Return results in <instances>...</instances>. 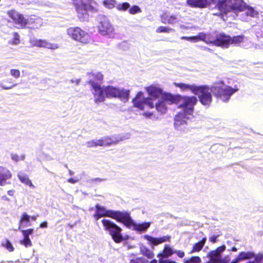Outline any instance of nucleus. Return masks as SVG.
Segmentation results:
<instances>
[{
  "mask_svg": "<svg viewBox=\"0 0 263 263\" xmlns=\"http://www.w3.org/2000/svg\"><path fill=\"white\" fill-rule=\"evenodd\" d=\"M211 92L224 102L228 101L230 97V87L226 85L222 81L214 83L211 87L206 85L198 86L194 95L199 96L202 104L209 105L212 100Z\"/></svg>",
  "mask_w": 263,
  "mask_h": 263,
  "instance_id": "1",
  "label": "nucleus"
},
{
  "mask_svg": "<svg viewBox=\"0 0 263 263\" xmlns=\"http://www.w3.org/2000/svg\"><path fill=\"white\" fill-rule=\"evenodd\" d=\"M179 96V99H181L178 107L181 110L175 116L174 126L176 129L186 132L189 130L187 120L193 117L194 106L197 102V99L194 96Z\"/></svg>",
  "mask_w": 263,
  "mask_h": 263,
  "instance_id": "2",
  "label": "nucleus"
},
{
  "mask_svg": "<svg viewBox=\"0 0 263 263\" xmlns=\"http://www.w3.org/2000/svg\"><path fill=\"white\" fill-rule=\"evenodd\" d=\"M145 89L149 97L144 98L143 93L140 91L133 101L134 106L142 110L144 109L145 106L151 108H154V102L166 93L163 92L162 88L157 84H152Z\"/></svg>",
  "mask_w": 263,
  "mask_h": 263,
  "instance_id": "3",
  "label": "nucleus"
},
{
  "mask_svg": "<svg viewBox=\"0 0 263 263\" xmlns=\"http://www.w3.org/2000/svg\"><path fill=\"white\" fill-rule=\"evenodd\" d=\"M8 14L18 28H24L28 25H32L31 28H38L42 25V20L39 17L29 16L25 18L22 14L14 10L9 11Z\"/></svg>",
  "mask_w": 263,
  "mask_h": 263,
  "instance_id": "4",
  "label": "nucleus"
},
{
  "mask_svg": "<svg viewBox=\"0 0 263 263\" xmlns=\"http://www.w3.org/2000/svg\"><path fill=\"white\" fill-rule=\"evenodd\" d=\"M72 2L76 8L78 17L81 21L88 19V11H98V4L95 0H72Z\"/></svg>",
  "mask_w": 263,
  "mask_h": 263,
  "instance_id": "5",
  "label": "nucleus"
},
{
  "mask_svg": "<svg viewBox=\"0 0 263 263\" xmlns=\"http://www.w3.org/2000/svg\"><path fill=\"white\" fill-rule=\"evenodd\" d=\"M179 95L164 93L157 102H154V107L158 112L164 114L167 111L168 105L176 103L179 101Z\"/></svg>",
  "mask_w": 263,
  "mask_h": 263,
  "instance_id": "6",
  "label": "nucleus"
},
{
  "mask_svg": "<svg viewBox=\"0 0 263 263\" xmlns=\"http://www.w3.org/2000/svg\"><path fill=\"white\" fill-rule=\"evenodd\" d=\"M67 34L72 40L82 44H88L91 41L90 35L78 27L69 28Z\"/></svg>",
  "mask_w": 263,
  "mask_h": 263,
  "instance_id": "7",
  "label": "nucleus"
},
{
  "mask_svg": "<svg viewBox=\"0 0 263 263\" xmlns=\"http://www.w3.org/2000/svg\"><path fill=\"white\" fill-rule=\"evenodd\" d=\"M105 94L108 98H118L123 102L128 100L129 90L112 86H105Z\"/></svg>",
  "mask_w": 263,
  "mask_h": 263,
  "instance_id": "8",
  "label": "nucleus"
},
{
  "mask_svg": "<svg viewBox=\"0 0 263 263\" xmlns=\"http://www.w3.org/2000/svg\"><path fill=\"white\" fill-rule=\"evenodd\" d=\"M102 222L104 230L109 232L116 243H119L123 240V236L121 233V228L109 219H104L102 220Z\"/></svg>",
  "mask_w": 263,
  "mask_h": 263,
  "instance_id": "9",
  "label": "nucleus"
},
{
  "mask_svg": "<svg viewBox=\"0 0 263 263\" xmlns=\"http://www.w3.org/2000/svg\"><path fill=\"white\" fill-rule=\"evenodd\" d=\"M126 217H123L121 222L126 227L132 229L138 232L142 233L145 232L149 228L151 223L150 222H144L142 223H136L132 219L130 214L126 212Z\"/></svg>",
  "mask_w": 263,
  "mask_h": 263,
  "instance_id": "10",
  "label": "nucleus"
},
{
  "mask_svg": "<svg viewBox=\"0 0 263 263\" xmlns=\"http://www.w3.org/2000/svg\"><path fill=\"white\" fill-rule=\"evenodd\" d=\"M99 33L109 38H114L115 36V30L113 25L106 17H103L98 25Z\"/></svg>",
  "mask_w": 263,
  "mask_h": 263,
  "instance_id": "11",
  "label": "nucleus"
},
{
  "mask_svg": "<svg viewBox=\"0 0 263 263\" xmlns=\"http://www.w3.org/2000/svg\"><path fill=\"white\" fill-rule=\"evenodd\" d=\"M96 211L99 213H102L103 217H109L112 218L118 221L121 222L123 217H126V212L125 211H115L112 210H107L104 206L99 204L96 205Z\"/></svg>",
  "mask_w": 263,
  "mask_h": 263,
  "instance_id": "12",
  "label": "nucleus"
},
{
  "mask_svg": "<svg viewBox=\"0 0 263 263\" xmlns=\"http://www.w3.org/2000/svg\"><path fill=\"white\" fill-rule=\"evenodd\" d=\"M90 85L92 88V94L94 101L96 103L104 102L105 100V86L101 87L99 83H97L94 81L90 80Z\"/></svg>",
  "mask_w": 263,
  "mask_h": 263,
  "instance_id": "13",
  "label": "nucleus"
},
{
  "mask_svg": "<svg viewBox=\"0 0 263 263\" xmlns=\"http://www.w3.org/2000/svg\"><path fill=\"white\" fill-rule=\"evenodd\" d=\"M225 246L218 247L215 250L210 251L208 254V257L211 260L216 263H227L229 261V257L222 258L221 253L225 250Z\"/></svg>",
  "mask_w": 263,
  "mask_h": 263,
  "instance_id": "14",
  "label": "nucleus"
},
{
  "mask_svg": "<svg viewBox=\"0 0 263 263\" xmlns=\"http://www.w3.org/2000/svg\"><path fill=\"white\" fill-rule=\"evenodd\" d=\"M29 43L33 47H37L39 48H46L52 50H55L59 48V46L57 44H53L48 42L45 40L37 39L35 37H31L29 40Z\"/></svg>",
  "mask_w": 263,
  "mask_h": 263,
  "instance_id": "15",
  "label": "nucleus"
},
{
  "mask_svg": "<svg viewBox=\"0 0 263 263\" xmlns=\"http://www.w3.org/2000/svg\"><path fill=\"white\" fill-rule=\"evenodd\" d=\"M143 238L148 241V245L152 247L154 246H157L164 242L169 241L170 240V236H164L160 237H153L148 235L143 236Z\"/></svg>",
  "mask_w": 263,
  "mask_h": 263,
  "instance_id": "16",
  "label": "nucleus"
},
{
  "mask_svg": "<svg viewBox=\"0 0 263 263\" xmlns=\"http://www.w3.org/2000/svg\"><path fill=\"white\" fill-rule=\"evenodd\" d=\"M246 4L242 0H231V14L234 13L237 16L238 12L244 10Z\"/></svg>",
  "mask_w": 263,
  "mask_h": 263,
  "instance_id": "17",
  "label": "nucleus"
},
{
  "mask_svg": "<svg viewBox=\"0 0 263 263\" xmlns=\"http://www.w3.org/2000/svg\"><path fill=\"white\" fill-rule=\"evenodd\" d=\"M230 40L229 36H226L224 34L221 33L218 35L216 39L212 41V42L215 45L228 48L229 46Z\"/></svg>",
  "mask_w": 263,
  "mask_h": 263,
  "instance_id": "18",
  "label": "nucleus"
},
{
  "mask_svg": "<svg viewBox=\"0 0 263 263\" xmlns=\"http://www.w3.org/2000/svg\"><path fill=\"white\" fill-rule=\"evenodd\" d=\"M161 22L164 24H174L178 22L179 17L177 15L170 12H165L161 16Z\"/></svg>",
  "mask_w": 263,
  "mask_h": 263,
  "instance_id": "19",
  "label": "nucleus"
},
{
  "mask_svg": "<svg viewBox=\"0 0 263 263\" xmlns=\"http://www.w3.org/2000/svg\"><path fill=\"white\" fill-rule=\"evenodd\" d=\"M214 0H187V5L192 7L205 8Z\"/></svg>",
  "mask_w": 263,
  "mask_h": 263,
  "instance_id": "20",
  "label": "nucleus"
},
{
  "mask_svg": "<svg viewBox=\"0 0 263 263\" xmlns=\"http://www.w3.org/2000/svg\"><path fill=\"white\" fill-rule=\"evenodd\" d=\"M12 177L10 171L4 166H0V185H5L7 181Z\"/></svg>",
  "mask_w": 263,
  "mask_h": 263,
  "instance_id": "21",
  "label": "nucleus"
},
{
  "mask_svg": "<svg viewBox=\"0 0 263 263\" xmlns=\"http://www.w3.org/2000/svg\"><path fill=\"white\" fill-rule=\"evenodd\" d=\"M175 86L179 87L183 91H191L194 94L197 90L198 86L195 84H189L183 83H174Z\"/></svg>",
  "mask_w": 263,
  "mask_h": 263,
  "instance_id": "22",
  "label": "nucleus"
},
{
  "mask_svg": "<svg viewBox=\"0 0 263 263\" xmlns=\"http://www.w3.org/2000/svg\"><path fill=\"white\" fill-rule=\"evenodd\" d=\"M102 143V146H108L117 144L120 140L115 137H104L101 138Z\"/></svg>",
  "mask_w": 263,
  "mask_h": 263,
  "instance_id": "23",
  "label": "nucleus"
},
{
  "mask_svg": "<svg viewBox=\"0 0 263 263\" xmlns=\"http://www.w3.org/2000/svg\"><path fill=\"white\" fill-rule=\"evenodd\" d=\"M17 176L22 183L28 185L32 189L35 187L34 185L32 184L31 181L29 179L27 175L24 173L20 172L18 173Z\"/></svg>",
  "mask_w": 263,
  "mask_h": 263,
  "instance_id": "24",
  "label": "nucleus"
},
{
  "mask_svg": "<svg viewBox=\"0 0 263 263\" xmlns=\"http://www.w3.org/2000/svg\"><path fill=\"white\" fill-rule=\"evenodd\" d=\"M88 83L90 84V80L94 81L95 83H101L103 79V76L99 72H92L88 74Z\"/></svg>",
  "mask_w": 263,
  "mask_h": 263,
  "instance_id": "25",
  "label": "nucleus"
},
{
  "mask_svg": "<svg viewBox=\"0 0 263 263\" xmlns=\"http://www.w3.org/2000/svg\"><path fill=\"white\" fill-rule=\"evenodd\" d=\"M181 40H185L190 42H197L199 41H205L206 35L203 33H199L198 35L193 36H182Z\"/></svg>",
  "mask_w": 263,
  "mask_h": 263,
  "instance_id": "26",
  "label": "nucleus"
},
{
  "mask_svg": "<svg viewBox=\"0 0 263 263\" xmlns=\"http://www.w3.org/2000/svg\"><path fill=\"white\" fill-rule=\"evenodd\" d=\"M30 216L26 213H23L20 221L19 230L21 229L22 227H25L30 226L31 224L30 222Z\"/></svg>",
  "mask_w": 263,
  "mask_h": 263,
  "instance_id": "27",
  "label": "nucleus"
},
{
  "mask_svg": "<svg viewBox=\"0 0 263 263\" xmlns=\"http://www.w3.org/2000/svg\"><path fill=\"white\" fill-rule=\"evenodd\" d=\"M206 240V238H203L200 241L195 243L193 246L191 252L193 253L199 252L204 246Z\"/></svg>",
  "mask_w": 263,
  "mask_h": 263,
  "instance_id": "28",
  "label": "nucleus"
},
{
  "mask_svg": "<svg viewBox=\"0 0 263 263\" xmlns=\"http://www.w3.org/2000/svg\"><path fill=\"white\" fill-rule=\"evenodd\" d=\"M174 253V251L169 246L165 245L163 253H159L158 255V257H167L168 256L172 255Z\"/></svg>",
  "mask_w": 263,
  "mask_h": 263,
  "instance_id": "29",
  "label": "nucleus"
},
{
  "mask_svg": "<svg viewBox=\"0 0 263 263\" xmlns=\"http://www.w3.org/2000/svg\"><path fill=\"white\" fill-rule=\"evenodd\" d=\"M85 145L88 148H91L96 146H102V143L101 142V139H93L89 141H87L85 143Z\"/></svg>",
  "mask_w": 263,
  "mask_h": 263,
  "instance_id": "30",
  "label": "nucleus"
},
{
  "mask_svg": "<svg viewBox=\"0 0 263 263\" xmlns=\"http://www.w3.org/2000/svg\"><path fill=\"white\" fill-rule=\"evenodd\" d=\"M246 11L247 15L250 16L251 17H256L258 15V12L255 10L253 7L250 6H247L244 9Z\"/></svg>",
  "mask_w": 263,
  "mask_h": 263,
  "instance_id": "31",
  "label": "nucleus"
},
{
  "mask_svg": "<svg viewBox=\"0 0 263 263\" xmlns=\"http://www.w3.org/2000/svg\"><path fill=\"white\" fill-rule=\"evenodd\" d=\"M140 251L143 255L148 258H152L154 257L153 252L143 245L140 246Z\"/></svg>",
  "mask_w": 263,
  "mask_h": 263,
  "instance_id": "32",
  "label": "nucleus"
},
{
  "mask_svg": "<svg viewBox=\"0 0 263 263\" xmlns=\"http://www.w3.org/2000/svg\"><path fill=\"white\" fill-rule=\"evenodd\" d=\"M16 86V84H12L10 81L9 82H5V81H3L0 82V86L5 90H8L13 88L14 86Z\"/></svg>",
  "mask_w": 263,
  "mask_h": 263,
  "instance_id": "33",
  "label": "nucleus"
},
{
  "mask_svg": "<svg viewBox=\"0 0 263 263\" xmlns=\"http://www.w3.org/2000/svg\"><path fill=\"white\" fill-rule=\"evenodd\" d=\"M2 246L9 252H13L14 250V248L12 246V243L8 239H5L2 241Z\"/></svg>",
  "mask_w": 263,
  "mask_h": 263,
  "instance_id": "34",
  "label": "nucleus"
},
{
  "mask_svg": "<svg viewBox=\"0 0 263 263\" xmlns=\"http://www.w3.org/2000/svg\"><path fill=\"white\" fill-rule=\"evenodd\" d=\"M147 259L144 258H136L135 259H131L129 263H147ZM157 261L156 259L152 260L149 263H157Z\"/></svg>",
  "mask_w": 263,
  "mask_h": 263,
  "instance_id": "35",
  "label": "nucleus"
},
{
  "mask_svg": "<svg viewBox=\"0 0 263 263\" xmlns=\"http://www.w3.org/2000/svg\"><path fill=\"white\" fill-rule=\"evenodd\" d=\"M103 4L105 7L111 9L115 7L116 1L115 0H104Z\"/></svg>",
  "mask_w": 263,
  "mask_h": 263,
  "instance_id": "36",
  "label": "nucleus"
},
{
  "mask_svg": "<svg viewBox=\"0 0 263 263\" xmlns=\"http://www.w3.org/2000/svg\"><path fill=\"white\" fill-rule=\"evenodd\" d=\"M20 243L26 248L31 247L32 245L29 237H24L23 239L20 241Z\"/></svg>",
  "mask_w": 263,
  "mask_h": 263,
  "instance_id": "37",
  "label": "nucleus"
},
{
  "mask_svg": "<svg viewBox=\"0 0 263 263\" xmlns=\"http://www.w3.org/2000/svg\"><path fill=\"white\" fill-rule=\"evenodd\" d=\"M172 31H174V30L172 28H170L169 27H164V26H160V27H158L156 30V32L157 33H162V32L169 33Z\"/></svg>",
  "mask_w": 263,
  "mask_h": 263,
  "instance_id": "38",
  "label": "nucleus"
},
{
  "mask_svg": "<svg viewBox=\"0 0 263 263\" xmlns=\"http://www.w3.org/2000/svg\"><path fill=\"white\" fill-rule=\"evenodd\" d=\"M13 39L10 41V43L13 45H17L20 43V36L19 35L16 33L14 32L13 33Z\"/></svg>",
  "mask_w": 263,
  "mask_h": 263,
  "instance_id": "39",
  "label": "nucleus"
},
{
  "mask_svg": "<svg viewBox=\"0 0 263 263\" xmlns=\"http://www.w3.org/2000/svg\"><path fill=\"white\" fill-rule=\"evenodd\" d=\"M244 39H245L243 36H234L233 38H231V44L234 43L236 44H238L242 42Z\"/></svg>",
  "mask_w": 263,
  "mask_h": 263,
  "instance_id": "40",
  "label": "nucleus"
},
{
  "mask_svg": "<svg viewBox=\"0 0 263 263\" xmlns=\"http://www.w3.org/2000/svg\"><path fill=\"white\" fill-rule=\"evenodd\" d=\"M129 4L128 3H124L122 4H119L117 6V8L119 10H126L129 8Z\"/></svg>",
  "mask_w": 263,
  "mask_h": 263,
  "instance_id": "41",
  "label": "nucleus"
},
{
  "mask_svg": "<svg viewBox=\"0 0 263 263\" xmlns=\"http://www.w3.org/2000/svg\"><path fill=\"white\" fill-rule=\"evenodd\" d=\"M201 259L199 257H192L185 261V263H200Z\"/></svg>",
  "mask_w": 263,
  "mask_h": 263,
  "instance_id": "42",
  "label": "nucleus"
},
{
  "mask_svg": "<svg viewBox=\"0 0 263 263\" xmlns=\"http://www.w3.org/2000/svg\"><path fill=\"white\" fill-rule=\"evenodd\" d=\"M140 12V8L137 6H134L129 9V12L132 14H134Z\"/></svg>",
  "mask_w": 263,
  "mask_h": 263,
  "instance_id": "43",
  "label": "nucleus"
},
{
  "mask_svg": "<svg viewBox=\"0 0 263 263\" xmlns=\"http://www.w3.org/2000/svg\"><path fill=\"white\" fill-rule=\"evenodd\" d=\"M10 74L16 79L20 77V71L17 69H11L10 70Z\"/></svg>",
  "mask_w": 263,
  "mask_h": 263,
  "instance_id": "44",
  "label": "nucleus"
},
{
  "mask_svg": "<svg viewBox=\"0 0 263 263\" xmlns=\"http://www.w3.org/2000/svg\"><path fill=\"white\" fill-rule=\"evenodd\" d=\"M22 234L24 237H29L33 232V229H30L26 230H22Z\"/></svg>",
  "mask_w": 263,
  "mask_h": 263,
  "instance_id": "45",
  "label": "nucleus"
},
{
  "mask_svg": "<svg viewBox=\"0 0 263 263\" xmlns=\"http://www.w3.org/2000/svg\"><path fill=\"white\" fill-rule=\"evenodd\" d=\"M93 217L96 220H98L101 217H103V215L102 214V213H99L96 211V213L93 215Z\"/></svg>",
  "mask_w": 263,
  "mask_h": 263,
  "instance_id": "46",
  "label": "nucleus"
},
{
  "mask_svg": "<svg viewBox=\"0 0 263 263\" xmlns=\"http://www.w3.org/2000/svg\"><path fill=\"white\" fill-rule=\"evenodd\" d=\"M11 158L13 161L15 162H17L20 160L19 156L15 154H12L11 155Z\"/></svg>",
  "mask_w": 263,
  "mask_h": 263,
  "instance_id": "47",
  "label": "nucleus"
},
{
  "mask_svg": "<svg viewBox=\"0 0 263 263\" xmlns=\"http://www.w3.org/2000/svg\"><path fill=\"white\" fill-rule=\"evenodd\" d=\"M174 253H176L180 258H183L184 256V253L182 251H175Z\"/></svg>",
  "mask_w": 263,
  "mask_h": 263,
  "instance_id": "48",
  "label": "nucleus"
},
{
  "mask_svg": "<svg viewBox=\"0 0 263 263\" xmlns=\"http://www.w3.org/2000/svg\"><path fill=\"white\" fill-rule=\"evenodd\" d=\"M143 115L148 118H152L153 114L151 112H145L143 114Z\"/></svg>",
  "mask_w": 263,
  "mask_h": 263,
  "instance_id": "49",
  "label": "nucleus"
},
{
  "mask_svg": "<svg viewBox=\"0 0 263 263\" xmlns=\"http://www.w3.org/2000/svg\"><path fill=\"white\" fill-rule=\"evenodd\" d=\"M238 89V85H235L234 87V88H232L231 87V95L235 92L236 91H237Z\"/></svg>",
  "mask_w": 263,
  "mask_h": 263,
  "instance_id": "50",
  "label": "nucleus"
},
{
  "mask_svg": "<svg viewBox=\"0 0 263 263\" xmlns=\"http://www.w3.org/2000/svg\"><path fill=\"white\" fill-rule=\"evenodd\" d=\"M79 181V180L78 179H74V178H69L68 180V182H69V183H75Z\"/></svg>",
  "mask_w": 263,
  "mask_h": 263,
  "instance_id": "51",
  "label": "nucleus"
},
{
  "mask_svg": "<svg viewBox=\"0 0 263 263\" xmlns=\"http://www.w3.org/2000/svg\"><path fill=\"white\" fill-rule=\"evenodd\" d=\"M48 226V223H47V222L46 221H44L42 223H41L40 225V227L41 228H47Z\"/></svg>",
  "mask_w": 263,
  "mask_h": 263,
  "instance_id": "52",
  "label": "nucleus"
},
{
  "mask_svg": "<svg viewBox=\"0 0 263 263\" xmlns=\"http://www.w3.org/2000/svg\"><path fill=\"white\" fill-rule=\"evenodd\" d=\"M217 239V236H212L210 238V241L212 242H215Z\"/></svg>",
  "mask_w": 263,
  "mask_h": 263,
  "instance_id": "53",
  "label": "nucleus"
},
{
  "mask_svg": "<svg viewBox=\"0 0 263 263\" xmlns=\"http://www.w3.org/2000/svg\"><path fill=\"white\" fill-rule=\"evenodd\" d=\"M72 83H74L76 84L77 85H79L80 82V79H76V80H71Z\"/></svg>",
  "mask_w": 263,
  "mask_h": 263,
  "instance_id": "54",
  "label": "nucleus"
},
{
  "mask_svg": "<svg viewBox=\"0 0 263 263\" xmlns=\"http://www.w3.org/2000/svg\"><path fill=\"white\" fill-rule=\"evenodd\" d=\"M229 3V0H224L222 2L221 7L226 6L227 4Z\"/></svg>",
  "mask_w": 263,
  "mask_h": 263,
  "instance_id": "55",
  "label": "nucleus"
},
{
  "mask_svg": "<svg viewBox=\"0 0 263 263\" xmlns=\"http://www.w3.org/2000/svg\"><path fill=\"white\" fill-rule=\"evenodd\" d=\"M25 159V155H24V154L22 155L20 158V160H24Z\"/></svg>",
  "mask_w": 263,
  "mask_h": 263,
  "instance_id": "56",
  "label": "nucleus"
},
{
  "mask_svg": "<svg viewBox=\"0 0 263 263\" xmlns=\"http://www.w3.org/2000/svg\"><path fill=\"white\" fill-rule=\"evenodd\" d=\"M30 218H31L33 220L35 221L37 218V216H35V215L32 216L30 217Z\"/></svg>",
  "mask_w": 263,
  "mask_h": 263,
  "instance_id": "57",
  "label": "nucleus"
},
{
  "mask_svg": "<svg viewBox=\"0 0 263 263\" xmlns=\"http://www.w3.org/2000/svg\"><path fill=\"white\" fill-rule=\"evenodd\" d=\"M237 250V249L236 247H233L231 249V251H236Z\"/></svg>",
  "mask_w": 263,
  "mask_h": 263,
  "instance_id": "58",
  "label": "nucleus"
},
{
  "mask_svg": "<svg viewBox=\"0 0 263 263\" xmlns=\"http://www.w3.org/2000/svg\"><path fill=\"white\" fill-rule=\"evenodd\" d=\"M69 174H70V175H72L73 174V172H72L71 171H69Z\"/></svg>",
  "mask_w": 263,
  "mask_h": 263,
  "instance_id": "59",
  "label": "nucleus"
},
{
  "mask_svg": "<svg viewBox=\"0 0 263 263\" xmlns=\"http://www.w3.org/2000/svg\"><path fill=\"white\" fill-rule=\"evenodd\" d=\"M8 193H9V195H11V191H9Z\"/></svg>",
  "mask_w": 263,
  "mask_h": 263,
  "instance_id": "60",
  "label": "nucleus"
},
{
  "mask_svg": "<svg viewBox=\"0 0 263 263\" xmlns=\"http://www.w3.org/2000/svg\"><path fill=\"white\" fill-rule=\"evenodd\" d=\"M41 3V4H40V6H42L43 5H42V3Z\"/></svg>",
  "mask_w": 263,
  "mask_h": 263,
  "instance_id": "61",
  "label": "nucleus"
}]
</instances>
